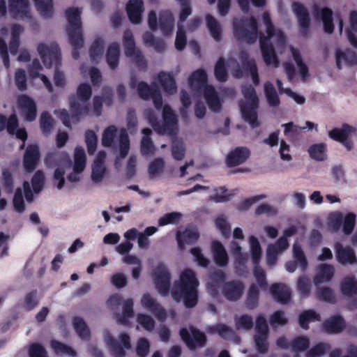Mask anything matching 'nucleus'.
Masks as SVG:
<instances>
[{"mask_svg": "<svg viewBox=\"0 0 357 357\" xmlns=\"http://www.w3.org/2000/svg\"><path fill=\"white\" fill-rule=\"evenodd\" d=\"M262 20L266 26V36L259 31L258 22L254 16L234 18L233 20L234 36L237 40L244 41L249 45L255 43L259 38L264 61L267 66L271 65L274 68H278L280 61L275 53V47L270 43V40L275 36L278 43L283 45L286 42V36L282 30L275 27L268 13H264Z\"/></svg>", "mask_w": 357, "mask_h": 357, "instance_id": "obj_1", "label": "nucleus"}, {"mask_svg": "<svg viewBox=\"0 0 357 357\" xmlns=\"http://www.w3.org/2000/svg\"><path fill=\"white\" fill-rule=\"evenodd\" d=\"M199 285L194 271L186 268L181 272L179 279L174 282L171 290L172 297L176 303L182 301L186 308H193L199 301Z\"/></svg>", "mask_w": 357, "mask_h": 357, "instance_id": "obj_2", "label": "nucleus"}, {"mask_svg": "<svg viewBox=\"0 0 357 357\" xmlns=\"http://www.w3.org/2000/svg\"><path fill=\"white\" fill-rule=\"evenodd\" d=\"M37 50L46 68L56 67L54 75V82L56 86L63 87L66 85V79L63 73L58 70L61 65V54L59 46L56 43L50 45L40 43Z\"/></svg>", "mask_w": 357, "mask_h": 357, "instance_id": "obj_3", "label": "nucleus"}, {"mask_svg": "<svg viewBox=\"0 0 357 357\" xmlns=\"http://www.w3.org/2000/svg\"><path fill=\"white\" fill-rule=\"evenodd\" d=\"M242 93L245 99L250 102L240 101L239 107L243 120L250 125L252 128L259 126L257 109L259 105V99L256 95L255 88L251 85L244 86Z\"/></svg>", "mask_w": 357, "mask_h": 357, "instance_id": "obj_4", "label": "nucleus"}, {"mask_svg": "<svg viewBox=\"0 0 357 357\" xmlns=\"http://www.w3.org/2000/svg\"><path fill=\"white\" fill-rule=\"evenodd\" d=\"M92 96V89L89 84L81 83L77 88L76 96L70 97V106L72 118L79 119V117L89 113L90 106L87 102Z\"/></svg>", "mask_w": 357, "mask_h": 357, "instance_id": "obj_5", "label": "nucleus"}, {"mask_svg": "<svg viewBox=\"0 0 357 357\" xmlns=\"http://www.w3.org/2000/svg\"><path fill=\"white\" fill-rule=\"evenodd\" d=\"M162 123H161L153 110H149L146 113L149 124L158 134L163 135L170 133L174 130L178 120L171 107L167 105L162 108Z\"/></svg>", "mask_w": 357, "mask_h": 357, "instance_id": "obj_6", "label": "nucleus"}, {"mask_svg": "<svg viewBox=\"0 0 357 357\" xmlns=\"http://www.w3.org/2000/svg\"><path fill=\"white\" fill-rule=\"evenodd\" d=\"M250 252L252 256V262L254 266V275L256 278L259 287L262 290H266L268 282L264 271L259 266L261 259L262 250L260 243L255 236H250Z\"/></svg>", "mask_w": 357, "mask_h": 357, "instance_id": "obj_7", "label": "nucleus"}, {"mask_svg": "<svg viewBox=\"0 0 357 357\" xmlns=\"http://www.w3.org/2000/svg\"><path fill=\"white\" fill-rule=\"evenodd\" d=\"M123 43L125 50V54L132 59L135 66L141 70H145L147 68V63L142 52L137 49L132 32L127 29L123 36Z\"/></svg>", "mask_w": 357, "mask_h": 357, "instance_id": "obj_8", "label": "nucleus"}, {"mask_svg": "<svg viewBox=\"0 0 357 357\" xmlns=\"http://www.w3.org/2000/svg\"><path fill=\"white\" fill-rule=\"evenodd\" d=\"M179 335L190 350L202 348L206 344L207 337L205 333L193 326L189 327V331L185 328H181Z\"/></svg>", "mask_w": 357, "mask_h": 357, "instance_id": "obj_9", "label": "nucleus"}, {"mask_svg": "<svg viewBox=\"0 0 357 357\" xmlns=\"http://www.w3.org/2000/svg\"><path fill=\"white\" fill-rule=\"evenodd\" d=\"M154 284L156 290L162 296H167L170 291L171 274L166 266L160 263L153 271Z\"/></svg>", "mask_w": 357, "mask_h": 357, "instance_id": "obj_10", "label": "nucleus"}, {"mask_svg": "<svg viewBox=\"0 0 357 357\" xmlns=\"http://www.w3.org/2000/svg\"><path fill=\"white\" fill-rule=\"evenodd\" d=\"M356 131V128L355 127L344 123L340 128H335L331 130L328 135L331 139L342 144L348 151H351L354 149V144L349 137Z\"/></svg>", "mask_w": 357, "mask_h": 357, "instance_id": "obj_11", "label": "nucleus"}, {"mask_svg": "<svg viewBox=\"0 0 357 357\" xmlns=\"http://www.w3.org/2000/svg\"><path fill=\"white\" fill-rule=\"evenodd\" d=\"M119 340L123 347L109 333H107L105 336V341L114 357H125L126 351L124 349H130L131 348L130 337L127 333H121Z\"/></svg>", "mask_w": 357, "mask_h": 357, "instance_id": "obj_12", "label": "nucleus"}, {"mask_svg": "<svg viewBox=\"0 0 357 357\" xmlns=\"http://www.w3.org/2000/svg\"><path fill=\"white\" fill-rule=\"evenodd\" d=\"M245 285L240 280H232L225 282L221 285V293L223 297L229 302H236L243 296Z\"/></svg>", "mask_w": 357, "mask_h": 357, "instance_id": "obj_13", "label": "nucleus"}, {"mask_svg": "<svg viewBox=\"0 0 357 357\" xmlns=\"http://www.w3.org/2000/svg\"><path fill=\"white\" fill-rule=\"evenodd\" d=\"M65 14L68 22L66 28L68 36L73 40V38L77 36L82 35L81 10L78 8H69L66 10Z\"/></svg>", "mask_w": 357, "mask_h": 357, "instance_id": "obj_14", "label": "nucleus"}, {"mask_svg": "<svg viewBox=\"0 0 357 357\" xmlns=\"http://www.w3.org/2000/svg\"><path fill=\"white\" fill-rule=\"evenodd\" d=\"M293 11L297 17L299 24V33L303 38H307L310 33V18L307 9L301 3H293Z\"/></svg>", "mask_w": 357, "mask_h": 357, "instance_id": "obj_15", "label": "nucleus"}, {"mask_svg": "<svg viewBox=\"0 0 357 357\" xmlns=\"http://www.w3.org/2000/svg\"><path fill=\"white\" fill-rule=\"evenodd\" d=\"M40 153L36 144H29L26 147L23 156V167L26 172H33L40 161Z\"/></svg>", "mask_w": 357, "mask_h": 357, "instance_id": "obj_16", "label": "nucleus"}, {"mask_svg": "<svg viewBox=\"0 0 357 357\" xmlns=\"http://www.w3.org/2000/svg\"><path fill=\"white\" fill-rule=\"evenodd\" d=\"M18 107L25 121H33L37 116V106L35 101L27 95H21L17 99Z\"/></svg>", "mask_w": 357, "mask_h": 357, "instance_id": "obj_17", "label": "nucleus"}, {"mask_svg": "<svg viewBox=\"0 0 357 357\" xmlns=\"http://www.w3.org/2000/svg\"><path fill=\"white\" fill-rule=\"evenodd\" d=\"M250 151L246 146H238L230 151L225 159L228 167H234L243 164L250 156Z\"/></svg>", "mask_w": 357, "mask_h": 357, "instance_id": "obj_18", "label": "nucleus"}, {"mask_svg": "<svg viewBox=\"0 0 357 357\" xmlns=\"http://www.w3.org/2000/svg\"><path fill=\"white\" fill-rule=\"evenodd\" d=\"M335 257L341 265L354 264L357 263L355 251L350 246L344 247L340 243H336L334 246Z\"/></svg>", "mask_w": 357, "mask_h": 357, "instance_id": "obj_19", "label": "nucleus"}, {"mask_svg": "<svg viewBox=\"0 0 357 357\" xmlns=\"http://www.w3.org/2000/svg\"><path fill=\"white\" fill-rule=\"evenodd\" d=\"M142 305L151 311L160 321H164L167 318L165 310L151 297L149 294H144L141 300Z\"/></svg>", "mask_w": 357, "mask_h": 357, "instance_id": "obj_20", "label": "nucleus"}, {"mask_svg": "<svg viewBox=\"0 0 357 357\" xmlns=\"http://www.w3.org/2000/svg\"><path fill=\"white\" fill-rule=\"evenodd\" d=\"M126 10L130 22L138 24L142 22V14L144 10L142 0H129L126 3Z\"/></svg>", "mask_w": 357, "mask_h": 357, "instance_id": "obj_21", "label": "nucleus"}, {"mask_svg": "<svg viewBox=\"0 0 357 357\" xmlns=\"http://www.w3.org/2000/svg\"><path fill=\"white\" fill-rule=\"evenodd\" d=\"M270 293L273 299L281 304H288L291 298V289L283 283H274L270 287Z\"/></svg>", "mask_w": 357, "mask_h": 357, "instance_id": "obj_22", "label": "nucleus"}, {"mask_svg": "<svg viewBox=\"0 0 357 357\" xmlns=\"http://www.w3.org/2000/svg\"><path fill=\"white\" fill-rule=\"evenodd\" d=\"M345 326V321L340 315L332 316L322 323V328L328 334H339Z\"/></svg>", "mask_w": 357, "mask_h": 357, "instance_id": "obj_23", "label": "nucleus"}, {"mask_svg": "<svg viewBox=\"0 0 357 357\" xmlns=\"http://www.w3.org/2000/svg\"><path fill=\"white\" fill-rule=\"evenodd\" d=\"M211 253L215 264L218 267H225L229 263V257L223 245L218 241L211 243Z\"/></svg>", "mask_w": 357, "mask_h": 357, "instance_id": "obj_24", "label": "nucleus"}, {"mask_svg": "<svg viewBox=\"0 0 357 357\" xmlns=\"http://www.w3.org/2000/svg\"><path fill=\"white\" fill-rule=\"evenodd\" d=\"M8 8L10 15L14 18L29 17V0H8Z\"/></svg>", "mask_w": 357, "mask_h": 357, "instance_id": "obj_25", "label": "nucleus"}, {"mask_svg": "<svg viewBox=\"0 0 357 357\" xmlns=\"http://www.w3.org/2000/svg\"><path fill=\"white\" fill-rule=\"evenodd\" d=\"M199 237V234L197 231L189 228H186L183 231H177L176 234V239L180 250H183L185 245L195 243Z\"/></svg>", "mask_w": 357, "mask_h": 357, "instance_id": "obj_26", "label": "nucleus"}, {"mask_svg": "<svg viewBox=\"0 0 357 357\" xmlns=\"http://www.w3.org/2000/svg\"><path fill=\"white\" fill-rule=\"evenodd\" d=\"M204 97L209 109L213 112H219L222 109L220 100L214 87L206 85L204 88Z\"/></svg>", "mask_w": 357, "mask_h": 357, "instance_id": "obj_27", "label": "nucleus"}, {"mask_svg": "<svg viewBox=\"0 0 357 357\" xmlns=\"http://www.w3.org/2000/svg\"><path fill=\"white\" fill-rule=\"evenodd\" d=\"M174 26V18L170 10H162L159 13V27L162 33L167 36L172 33Z\"/></svg>", "mask_w": 357, "mask_h": 357, "instance_id": "obj_28", "label": "nucleus"}, {"mask_svg": "<svg viewBox=\"0 0 357 357\" xmlns=\"http://www.w3.org/2000/svg\"><path fill=\"white\" fill-rule=\"evenodd\" d=\"M314 14L316 16H320L323 22L324 31L326 33H332L334 31L332 10L328 7L320 9L317 6H314Z\"/></svg>", "mask_w": 357, "mask_h": 357, "instance_id": "obj_29", "label": "nucleus"}, {"mask_svg": "<svg viewBox=\"0 0 357 357\" xmlns=\"http://www.w3.org/2000/svg\"><path fill=\"white\" fill-rule=\"evenodd\" d=\"M335 60L337 68L340 70L342 69V61L349 66L356 65L357 55L354 52L349 49H347L344 51L337 50L335 52Z\"/></svg>", "mask_w": 357, "mask_h": 357, "instance_id": "obj_30", "label": "nucleus"}, {"mask_svg": "<svg viewBox=\"0 0 357 357\" xmlns=\"http://www.w3.org/2000/svg\"><path fill=\"white\" fill-rule=\"evenodd\" d=\"M335 269L333 266L322 264L319 266V272L314 277V283L319 285L324 282H329L333 278Z\"/></svg>", "mask_w": 357, "mask_h": 357, "instance_id": "obj_31", "label": "nucleus"}, {"mask_svg": "<svg viewBox=\"0 0 357 357\" xmlns=\"http://www.w3.org/2000/svg\"><path fill=\"white\" fill-rule=\"evenodd\" d=\"M134 302L132 298H128L124 301L122 307V314H116V319L119 324L127 326L129 324V319L134 317L133 310Z\"/></svg>", "mask_w": 357, "mask_h": 357, "instance_id": "obj_32", "label": "nucleus"}, {"mask_svg": "<svg viewBox=\"0 0 357 357\" xmlns=\"http://www.w3.org/2000/svg\"><path fill=\"white\" fill-rule=\"evenodd\" d=\"M120 47L117 43H111L106 52V61L112 70H115L119 62Z\"/></svg>", "mask_w": 357, "mask_h": 357, "instance_id": "obj_33", "label": "nucleus"}, {"mask_svg": "<svg viewBox=\"0 0 357 357\" xmlns=\"http://www.w3.org/2000/svg\"><path fill=\"white\" fill-rule=\"evenodd\" d=\"M18 126L19 121L15 114H10L8 119L0 114V132L6 128L8 133L13 135Z\"/></svg>", "mask_w": 357, "mask_h": 357, "instance_id": "obj_34", "label": "nucleus"}, {"mask_svg": "<svg viewBox=\"0 0 357 357\" xmlns=\"http://www.w3.org/2000/svg\"><path fill=\"white\" fill-rule=\"evenodd\" d=\"M158 80L165 93L171 95L176 93L177 87L172 75L161 72L158 74Z\"/></svg>", "mask_w": 357, "mask_h": 357, "instance_id": "obj_35", "label": "nucleus"}, {"mask_svg": "<svg viewBox=\"0 0 357 357\" xmlns=\"http://www.w3.org/2000/svg\"><path fill=\"white\" fill-rule=\"evenodd\" d=\"M321 317L314 310H307L301 312L298 316V324L302 329H309V324L313 321H319Z\"/></svg>", "mask_w": 357, "mask_h": 357, "instance_id": "obj_36", "label": "nucleus"}, {"mask_svg": "<svg viewBox=\"0 0 357 357\" xmlns=\"http://www.w3.org/2000/svg\"><path fill=\"white\" fill-rule=\"evenodd\" d=\"M259 291L258 287L256 284H252L248 289L245 301V305L246 308L250 310L257 308L259 305Z\"/></svg>", "mask_w": 357, "mask_h": 357, "instance_id": "obj_37", "label": "nucleus"}, {"mask_svg": "<svg viewBox=\"0 0 357 357\" xmlns=\"http://www.w3.org/2000/svg\"><path fill=\"white\" fill-rule=\"evenodd\" d=\"M143 41L146 45L153 47L157 52L162 53L165 50L164 40L160 38H155L150 32L147 31L143 35Z\"/></svg>", "mask_w": 357, "mask_h": 357, "instance_id": "obj_38", "label": "nucleus"}, {"mask_svg": "<svg viewBox=\"0 0 357 357\" xmlns=\"http://www.w3.org/2000/svg\"><path fill=\"white\" fill-rule=\"evenodd\" d=\"M73 325L75 331L82 340H89L90 339L89 328L82 317H75L73 319Z\"/></svg>", "mask_w": 357, "mask_h": 357, "instance_id": "obj_39", "label": "nucleus"}, {"mask_svg": "<svg viewBox=\"0 0 357 357\" xmlns=\"http://www.w3.org/2000/svg\"><path fill=\"white\" fill-rule=\"evenodd\" d=\"M36 8L40 15L45 19H50L53 16L54 7L52 0H33Z\"/></svg>", "mask_w": 357, "mask_h": 357, "instance_id": "obj_40", "label": "nucleus"}, {"mask_svg": "<svg viewBox=\"0 0 357 357\" xmlns=\"http://www.w3.org/2000/svg\"><path fill=\"white\" fill-rule=\"evenodd\" d=\"M206 26L211 37L216 41L220 42L222 39V29L219 22L211 15L206 17Z\"/></svg>", "mask_w": 357, "mask_h": 357, "instance_id": "obj_41", "label": "nucleus"}, {"mask_svg": "<svg viewBox=\"0 0 357 357\" xmlns=\"http://www.w3.org/2000/svg\"><path fill=\"white\" fill-rule=\"evenodd\" d=\"M340 290L344 296H352L357 294V281L354 276H347L344 278L340 284Z\"/></svg>", "mask_w": 357, "mask_h": 357, "instance_id": "obj_42", "label": "nucleus"}, {"mask_svg": "<svg viewBox=\"0 0 357 357\" xmlns=\"http://www.w3.org/2000/svg\"><path fill=\"white\" fill-rule=\"evenodd\" d=\"M54 124L55 121L48 112L45 111L41 113L40 116V127L42 132L45 136H48L51 134Z\"/></svg>", "mask_w": 357, "mask_h": 357, "instance_id": "obj_43", "label": "nucleus"}, {"mask_svg": "<svg viewBox=\"0 0 357 357\" xmlns=\"http://www.w3.org/2000/svg\"><path fill=\"white\" fill-rule=\"evenodd\" d=\"M207 75L204 70L199 69L192 73L188 79L190 86L193 88H200L207 82Z\"/></svg>", "mask_w": 357, "mask_h": 357, "instance_id": "obj_44", "label": "nucleus"}, {"mask_svg": "<svg viewBox=\"0 0 357 357\" xmlns=\"http://www.w3.org/2000/svg\"><path fill=\"white\" fill-rule=\"evenodd\" d=\"M86 156L84 149L77 146L75 149L73 170L76 172H82L85 168Z\"/></svg>", "mask_w": 357, "mask_h": 357, "instance_id": "obj_45", "label": "nucleus"}, {"mask_svg": "<svg viewBox=\"0 0 357 357\" xmlns=\"http://www.w3.org/2000/svg\"><path fill=\"white\" fill-rule=\"evenodd\" d=\"M264 93L267 102L271 107H278L280 103V98L273 84L269 82L264 84Z\"/></svg>", "mask_w": 357, "mask_h": 357, "instance_id": "obj_46", "label": "nucleus"}, {"mask_svg": "<svg viewBox=\"0 0 357 357\" xmlns=\"http://www.w3.org/2000/svg\"><path fill=\"white\" fill-rule=\"evenodd\" d=\"M105 41L101 37H97L89 48V56L91 59L94 61L100 57L104 52Z\"/></svg>", "mask_w": 357, "mask_h": 357, "instance_id": "obj_47", "label": "nucleus"}, {"mask_svg": "<svg viewBox=\"0 0 357 357\" xmlns=\"http://www.w3.org/2000/svg\"><path fill=\"white\" fill-rule=\"evenodd\" d=\"M214 75L220 82H225L227 80L228 74L224 58L220 57L218 59L214 68Z\"/></svg>", "mask_w": 357, "mask_h": 357, "instance_id": "obj_48", "label": "nucleus"}, {"mask_svg": "<svg viewBox=\"0 0 357 357\" xmlns=\"http://www.w3.org/2000/svg\"><path fill=\"white\" fill-rule=\"evenodd\" d=\"M326 145L324 143L314 144L308 149L310 156L317 161H323L326 158Z\"/></svg>", "mask_w": 357, "mask_h": 357, "instance_id": "obj_49", "label": "nucleus"}, {"mask_svg": "<svg viewBox=\"0 0 357 357\" xmlns=\"http://www.w3.org/2000/svg\"><path fill=\"white\" fill-rule=\"evenodd\" d=\"M310 279L305 275L300 276L297 281V289L302 298H307L311 291Z\"/></svg>", "mask_w": 357, "mask_h": 357, "instance_id": "obj_50", "label": "nucleus"}, {"mask_svg": "<svg viewBox=\"0 0 357 357\" xmlns=\"http://www.w3.org/2000/svg\"><path fill=\"white\" fill-rule=\"evenodd\" d=\"M293 255L294 261L298 264V266L301 267L303 271H305L307 268L308 263L304 252L299 245H294Z\"/></svg>", "mask_w": 357, "mask_h": 357, "instance_id": "obj_51", "label": "nucleus"}, {"mask_svg": "<svg viewBox=\"0 0 357 357\" xmlns=\"http://www.w3.org/2000/svg\"><path fill=\"white\" fill-rule=\"evenodd\" d=\"M51 347L56 354H66L73 357L77 356V352L73 348L58 340H52Z\"/></svg>", "mask_w": 357, "mask_h": 357, "instance_id": "obj_52", "label": "nucleus"}, {"mask_svg": "<svg viewBox=\"0 0 357 357\" xmlns=\"http://www.w3.org/2000/svg\"><path fill=\"white\" fill-rule=\"evenodd\" d=\"M158 89L157 86H149V84L141 81L137 84V93L140 98L144 100H149L153 94V91Z\"/></svg>", "mask_w": 357, "mask_h": 357, "instance_id": "obj_53", "label": "nucleus"}, {"mask_svg": "<svg viewBox=\"0 0 357 357\" xmlns=\"http://www.w3.org/2000/svg\"><path fill=\"white\" fill-rule=\"evenodd\" d=\"M116 132L117 129L114 126H109L105 128L102 135V145L105 147L112 146Z\"/></svg>", "mask_w": 357, "mask_h": 357, "instance_id": "obj_54", "label": "nucleus"}, {"mask_svg": "<svg viewBox=\"0 0 357 357\" xmlns=\"http://www.w3.org/2000/svg\"><path fill=\"white\" fill-rule=\"evenodd\" d=\"M268 335L255 334L254 342L257 351L261 354H265L268 351L269 344L268 342Z\"/></svg>", "mask_w": 357, "mask_h": 357, "instance_id": "obj_55", "label": "nucleus"}, {"mask_svg": "<svg viewBox=\"0 0 357 357\" xmlns=\"http://www.w3.org/2000/svg\"><path fill=\"white\" fill-rule=\"evenodd\" d=\"M182 218V214L179 212L174 211L165 213L158 220L159 226H165L169 224H178Z\"/></svg>", "mask_w": 357, "mask_h": 357, "instance_id": "obj_56", "label": "nucleus"}, {"mask_svg": "<svg viewBox=\"0 0 357 357\" xmlns=\"http://www.w3.org/2000/svg\"><path fill=\"white\" fill-rule=\"evenodd\" d=\"M243 66L250 72L254 84L258 85L259 77L255 61L254 59H245L243 61Z\"/></svg>", "mask_w": 357, "mask_h": 357, "instance_id": "obj_57", "label": "nucleus"}, {"mask_svg": "<svg viewBox=\"0 0 357 357\" xmlns=\"http://www.w3.org/2000/svg\"><path fill=\"white\" fill-rule=\"evenodd\" d=\"M130 149L129 137L125 130H121L119 135V156L124 158Z\"/></svg>", "mask_w": 357, "mask_h": 357, "instance_id": "obj_58", "label": "nucleus"}, {"mask_svg": "<svg viewBox=\"0 0 357 357\" xmlns=\"http://www.w3.org/2000/svg\"><path fill=\"white\" fill-rule=\"evenodd\" d=\"M356 215L354 213L350 212L346 214L342 221V230L344 234H351L355 227Z\"/></svg>", "mask_w": 357, "mask_h": 357, "instance_id": "obj_59", "label": "nucleus"}, {"mask_svg": "<svg viewBox=\"0 0 357 357\" xmlns=\"http://www.w3.org/2000/svg\"><path fill=\"white\" fill-rule=\"evenodd\" d=\"M290 345L294 351L303 352L309 348L310 340L305 336H299L294 338Z\"/></svg>", "mask_w": 357, "mask_h": 357, "instance_id": "obj_60", "label": "nucleus"}, {"mask_svg": "<svg viewBox=\"0 0 357 357\" xmlns=\"http://www.w3.org/2000/svg\"><path fill=\"white\" fill-rule=\"evenodd\" d=\"M208 332L211 334L217 333L224 339H227L232 333L231 328L223 324H218L210 326L208 328Z\"/></svg>", "mask_w": 357, "mask_h": 357, "instance_id": "obj_61", "label": "nucleus"}, {"mask_svg": "<svg viewBox=\"0 0 357 357\" xmlns=\"http://www.w3.org/2000/svg\"><path fill=\"white\" fill-rule=\"evenodd\" d=\"M85 142L87 146L88 153L94 154L97 148L98 137L94 131L91 130H86L85 132Z\"/></svg>", "mask_w": 357, "mask_h": 357, "instance_id": "obj_62", "label": "nucleus"}, {"mask_svg": "<svg viewBox=\"0 0 357 357\" xmlns=\"http://www.w3.org/2000/svg\"><path fill=\"white\" fill-rule=\"evenodd\" d=\"M165 161L161 158H155L151 161L148 167V172L151 178L163 172Z\"/></svg>", "mask_w": 357, "mask_h": 357, "instance_id": "obj_63", "label": "nucleus"}, {"mask_svg": "<svg viewBox=\"0 0 357 357\" xmlns=\"http://www.w3.org/2000/svg\"><path fill=\"white\" fill-rule=\"evenodd\" d=\"M330 349V345L324 342H319L312 347L307 353L306 357H321Z\"/></svg>", "mask_w": 357, "mask_h": 357, "instance_id": "obj_64", "label": "nucleus"}]
</instances>
